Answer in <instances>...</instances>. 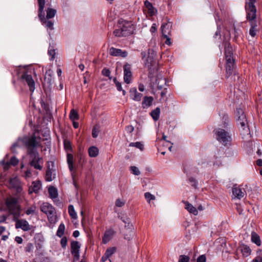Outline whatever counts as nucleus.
Wrapping results in <instances>:
<instances>
[{
	"label": "nucleus",
	"instance_id": "nucleus-9",
	"mask_svg": "<svg viewBox=\"0 0 262 262\" xmlns=\"http://www.w3.org/2000/svg\"><path fill=\"white\" fill-rule=\"evenodd\" d=\"M223 44L225 48V56L226 62L235 61L233 58V53L232 48L230 43L227 40H224Z\"/></svg>",
	"mask_w": 262,
	"mask_h": 262
},
{
	"label": "nucleus",
	"instance_id": "nucleus-48",
	"mask_svg": "<svg viewBox=\"0 0 262 262\" xmlns=\"http://www.w3.org/2000/svg\"><path fill=\"white\" fill-rule=\"evenodd\" d=\"M111 71L109 69L107 68H104L102 70V74L106 77H108L110 79H112V77L110 76Z\"/></svg>",
	"mask_w": 262,
	"mask_h": 262
},
{
	"label": "nucleus",
	"instance_id": "nucleus-33",
	"mask_svg": "<svg viewBox=\"0 0 262 262\" xmlns=\"http://www.w3.org/2000/svg\"><path fill=\"white\" fill-rule=\"evenodd\" d=\"M156 82L157 84V88L159 90H161L163 88V85L166 84V79L164 78H157L156 81Z\"/></svg>",
	"mask_w": 262,
	"mask_h": 262
},
{
	"label": "nucleus",
	"instance_id": "nucleus-47",
	"mask_svg": "<svg viewBox=\"0 0 262 262\" xmlns=\"http://www.w3.org/2000/svg\"><path fill=\"white\" fill-rule=\"evenodd\" d=\"M190 257L185 255H181L178 262H189Z\"/></svg>",
	"mask_w": 262,
	"mask_h": 262
},
{
	"label": "nucleus",
	"instance_id": "nucleus-18",
	"mask_svg": "<svg viewBox=\"0 0 262 262\" xmlns=\"http://www.w3.org/2000/svg\"><path fill=\"white\" fill-rule=\"evenodd\" d=\"M171 27L172 24L169 21L162 25L161 29L163 37H167V35H170Z\"/></svg>",
	"mask_w": 262,
	"mask_h": 262
},
{
	"label": "nucleus",
	"instance_id": "nucleus-46",
	"mask_svg": "<svg viewBox=\"0 0 262 262\" xmlns=\"http://www.w3.org/2000/svg\"><path fill=\"white\" fill-rule=\"evenodd\" d=\"M222 122L223 123V127H226L228 124L229 122V117L227 115L224 114L222 117Z\"/></svg>",
	"mask_w": 262,
	"mask_h": 262
},
{
	"label": "nucleus",
	"instance_id": "nucleus-28",
	"mask_svg": "<svg viewBox=\"0 0 262 262\" xmlns=\"http://www.w3.org/2000/svg\"><path fill=\"white\" fill-rule=\"evenodd\" d=\"M48 192L51 199H55L58 196L57 189L54 186H51L48 188Z\"/></svg>",
	"mask_w": 262,
	"mask_h": 262
},
{
	"label": "nucleus",
	"instance_id": "nucleus-59",
	"mask_svg": "<svg viewBox=\"0 0 262 262\" xmlns=\"http://www.w3.org/2000/svg\"><path fill=\"white\" fill-rule=\"evenodd\" d=\"M124 204H125V202L122 201L120 199H117L116 201L115 205L117 207H121L123 206Z\"/></svg>",
	"mask_w": 262,
	"mask_h": 262
},
{
	"label": "nucleus",
	"instance_id": "nucleus-17",
	"mask_svg": "<svg viewBox=\"0 0 262 262\" xmlns=\"http://www.w3.org/2000/svg\"><path fill=\"white\" fill-rule=\"evenodd\" d=\"M110 54L113 56H120L125 58L127 57L128 53L125 50H122L120 49H116L114 47H111L110 49Z\"/></svg>",
	"mask_w": 262,
	"mask_h": 262
},
{
	"label": "nucleus",
	"instance_id": "nucleus-58",
	"mask_svg": "<svg viewBox=\"0 0 262 262\" xmlns=\"http://www.w3.org/2000/svg\"><path fill=\"white\" fill-rule=\"evenodd\" d=\"M21 70H22V69L20 68V67H16L14 68V72H12V75H14L15 74L19 77V74Z\"/></svg>",
	"mask_w": 262,
	"mask_h": 262
},
{
	"label": "nucleus",
	"instance_id": "nucleus-4",
	"mask_svg": "<svg viewBox=\"0 0 262 262\" xmlns=\"http://www.w3.org/2000/svg\"><path fill=\"white\" fill-rule=\"evenodd\" d=\"M217 140L224 146L230 144L231 140L229 133L222 128H217L214 130Z\"/></svg>",
	"mask_w": 262,
	"mask_h": 262
},
{
	"label": "nucleus",
	"instance_id": "nucleus-52",
	"mask_svg": "<svg viewBox=\"0 0 262 262\" xmlns=\"http://www.w3.org/2000/svg\"><path fill=\"white\" fill-rule=\"evenodd\" d=\"M68 239L67 238L64 236L62 237L60 241L61 246L62 248H65L67 245Z\"/></svg>",
	"mask_w": 262,
	"mask_h": 262
},
{
	"label": "nucleus",
	"instance_id": "nucleus-15",
	"mask_svg": "<svg viewBox=\"0 0 262 262\" xmlns=\"http://www.w3.org/2000/svg\"><path fill=\"white\" fill-rule=\"evenodd\" d=\"M246 17L247 20L249 21L251 26L249 34L252 37H254L256 36V32L258 31V29L256 28L257 27V23L255 20L256 18L252 19L250 16L249 17L248 13H247Z\"/></svg>",
	"mask_w": 262,
	"mask_h": 262
},
{
	"label": "nucleus",
	"instance_id": "nucleus-11",
	"mask_svg": "<svg viewBox=\"0 0 262 262\" xmlns=\"http://www.w3.org/2000/svg\"><path fill=\"white\" fill-rule=\"evenodd\" d=\"M80 245L78 241H73L71 243V252L75 260L80 259L79 251Z\"/></svg>",
	"mask_w": 262,
	"mask_h": 262
},
{
	"label": "nucleus",
	"instance_id": "nucleus-42",
	"mask_svg": "<svg viewBox=\"0 0 262 262\" xmlns=\"http://www.w3.org/2000/svg\"><path fill=\"white\" fill-rule=\"evenodd\" d=\"M116 248L115 247L109 248L106 250L105 254L106 256L110 257L116 251Z\"/></svg>",
	"mask_w": 262,
	"mask_h": 262
},
{
	"label": "nucleus",
	"instance_id": "nucleus-10",
	"mask_svg": "<svg viewBox=\"0 0 262 262\" xmlns=\"http://www.w3.org/2000/svg\"><path fill=\"white\" fill-rule=\"evenodd\" d=\"M256 0H249V2L246 3L245 9L247 13H248L249 17L253 19L256 18V8L254 5Z\"/></svg>",
	"mask_w": 262,
	"mask_h": 262
},
{
	"label": "nucleus",
	"instance_id": "nucleus-6",
	"mask_svg": "<svg viewBox=\"0 0 262 262\" xmlns=\"http://www.w3.org/2000/svg\"><path fill=\"white\" fill-rule=\"evenodd\" d=\"M40 209L42 212L47 215L48 220L51 223L55 221V209L51 204L47 202L43 203Z\"/></svg>",
	"mask_w": 262,
	"mask_h": 262
},
{
	"label": "nucleus",
	"instance_id": "nucleus-38",
	"mask_svg": "<svg viewBox=\"0 0 262 262\" xmlns=\"http://www.w3.org/2000/svg\"><path fill=\"white\" fill-rule=\"evenodd\" d=\"M252 262H262V250L258 249L256 251V256Z\"/></svg>",
	"mask_w": 262,
	"mask_h": 262
},
{
	"label": "nucleus",
	"instance_id": "nucleus-56",
	"mask_svg": "<svg viewBox=\"0 0 262 262\" xmlns=\"http://www.w3.org/2000/svg\"><path fill=\"white\" fill-rule=\"evenodd\" d=\"M206 258L205 255L199 256L196 260V262H206Z\"/></svg>",
	"mask_w": 262,
	"mask_h": 262
},
{
	"label": "nucleus",
	"instance_id": "nucleus-31",
	"mask_svg": "<svg viewBox=\"0 0 262 262\" xmlns=\"http://www.w3.org/2000/svg\"><path fill=\"white\" fill-rule=\"evenodd\" d=\"M67 163L68 164L69 169L72 171L74 169L73 166V156L71 154H67Z\"/></svg>",
	"mask_w": 262,
	"mask_h": 262
},
{
	"label": "nucleus",
	"instance_id": "nucleus-2",
	"mask_svg": "<svg viewBox=\"0 0 262 262\" xmlns=\"http://www.w3.org/2000/svg\"><path fill=\"white\" fill-rule=\"evenodd\" d=\"M40 137L36 136V133H33L31 136H25L20 139L23 144L27 148V152L37 150V147L41 146Z\"/></svg>",
	"mask_w": 262,
	"mask_h": 262
},
{
	"label": "nucleus",
	"instance_id": "nucleus-45",
	"mask_svg": "<svg viewBox=\"0 0 262 262\" xmlns=\"http://www.w3.org/2000/svg\"><path fill=\"white\" fill-rule=\"evenodd\" d=\"M130 169L132 171V172L136 176H139L141 173L139 169L136 166H132L130 167Z\"/></svg>",
	"mask_w": 262,
	"mask_h": 262
},
{
	"label": "nucleus",
	"instance_id": "nucleus-34",
	"mask_svg": "<svg viewBox=\"0 0 262 262\" xmlns=\"http://www.w3.org/2000/svg\"><path fill=\"white\" fill-rule=\"evenodd\" d=\"M56 13V10L53 8H48L47 10L46 19H50L54 17Z\"/></svg>",
	"mask_w": 262,
	"mask_h": 262
},
{
	"label": "nucleus",
	"instance_id": "nucleus-40",
	"mask_svg": "<svg viewBox=\"0 0 262 262\" xmlns=\"http://www.w3.org/2000/svg\"><path fill=\"white\" fill-rule=\"evenodd\" d=\"M129 146L136 147L143 150L144 149V145L141 142H132L129 144Z\"/></svg>",
	"mask_w": 262,
	"mask_h": 262
},
{
	"label": "nucleus",
	"instance_id": "nucleus-43",
	"mask_svg": "<svg viewBox=\"0 0 262 262\" xmlns=\"http://www.w3.org/2000/svg\"><path fill=\"white\" fill-rule=\"evenodd\" d=\"M114 35L116 37H122L125 36L124 35L123 32H122V30H121V28L115 29L113 32Z\"/></svg>",
	"mask_w": 262,
	"mask_h": 262
},
{
	"label": "nucleus",
	"instance_id": "nucleus-13",
	"mask_svg": "<svg viewBox=\"0 0 262 262\" xmlns=\"http://www.w3.org/2000/svg\"><path fill=\"white\" fill-rule=\"evenodd\" d=\"M124 72V81L129 84L131 82L132 73L131 72V66L128 63H126L123 66Z\"/></svg>",
	"mask_w": 262,
	"mask_h": 262
},
{
	"label": "nucleus",
	"instance_id": "nucleus-20",
	"mask_svg": "<svg viewBox=\"0 0 262 262\" xmlns=\"http://www.w3.org/2000/svg\"><path fill=\"white\" fill-rule=\"evenodd\" d=\"M51 70L47 71L45 76L43 85L50 88L53 83L52 76Z\"/></svg>",
	"mask_w": 262,
	"mask_h": 262
},
{
	"label": "nucleus",
	"instance_id": "nucleus-54",
	"mask_svg": "<svg viewBox=\"0 0 262 262\" xmlns=\"http://www.w3.org/2000/svg\"><path fill=\"white\" fill-rule=\"evenodd\" d=\"M33 245L32 243H28L25 247V251L27 252H30L32 251Z\"/></svg>",
	"mask_w": 262,
	"mask_h": 262
},
{
	"label": "nucleus",
	"instance_id": "nucleus-7",
	"mask_svg": "<svg viewBox=\"0 0 262 262\" xmlns=\"http://www.w3.org/2000/svg\"><path fill=\"white\" fill-rule=\"evenodd\" d=\"M118 27L122 30L125 36L133 34L134 30V27L131 22L126 21L122 18L118 20Z\"/></svg>",
	"mask_w": 262,
	"mask_h": 262
},
{
	"label": "nucleus",
	"instance_id": "nucleus-27",
	"mask_svg": "<svg viewBox=\"0 0 262 262\" xmlns=\"http://www.w3.org/2000/svg\"><path fill=\"white\" fill-rule=\"evenodd\" d=\"M184 203L185 205V209H187L190 213H192L195 215L198 214V210L194 207H193L192 204L187 201L184 202Z\"/></svg>",
	"mask_w": 262,
	"mask_h": 262
},
{
	"label": "nucleus",
	"instance_id": "nucleus-35",
	"mask_svg": "<svg viewBox=\"0 0 262 262\" xmlns=\"http://www.w3.org/2000/svg\"><path fill=\"white\" fill-rule=\"evenodd\" d=\"M68 211L70 216L73 219H76L77 216V213L76 211H75L74 206L72 205H70L68 207Z\"/></svg>",
	"mask_w": 262,
	"mask_h": 262
},
{
	"label": "nucleus",
	"instance_id": "nucleus-8",
	"mask_svg": "<svg viewBox=\"0 0 262 262\" xmlns=\"http://www.w3.org/2000/svg\"><path fill=\"white\" fill-rule=\"evenodd\" d=\"M27 154L29 157L30 165L35 169L41 170L42 167L39 164V162L42 160V158L39 157L37 150L27 152Z\"/></svg>",
	"mask_w": 262,
	"mask_h": 262
},
{
	"label": "nucleus",
	"instance_id": "nucleus-39",
	"mask_svg": "<svg viewBox=\"0 0 262 262\" xmlns=\"http://www.w3.org/2000/svg\"><path fill=\"white\" fill-rule=\"evenodd\" d=\"M52 170L49 167H48L47 168V170L46 171V176H45L46 180L47 181H49V182L52 181L53 178H52Z\"/></svg>",
	"mask_w": 262,
	"mask_h": 262
},
{
	"label": "nucleus",
	"instance_id": "nucleus-51",
	"mask_svg": "<svg viewBox=\"0 0 262 262\" xmlns=\"http://www.w3.org/2000/svg\"><path fill=\"white\" fill-rule=\"evenodd\" d=\"M143 95L141 93H138V92L134 95L133 99L134 100L139 101L141 100Z\"/></svg>",
	"mask_w": 262,
	"mask_h": 262
},
{
	"label": "nucleus",
	"instance_id": "nucleus-21",
	"mask_svg": "<svg viewBox=\"0 0 262 262\" xmlns=\"http://www.w3.org/2000/svg\"><path fill=\"white\" fill-rule=\"evenodd\" d=\"M245 191L239 187H234L232 189V194L235 198L241 199L245 195Z\"/></svg>",
	"mask_w": 262,
	"mask_h": 262
},
{
	"label": "nucleus",
	"instance_id": "nucleus-57",
	"mask_svg": "<svg viewBox=\"0 0 262 262\" xmlns=\"http://www.w3.org/2000/svg\"><path fill=\"white\" fill-rule=\"evenodd\" d=\"M48 54L51 56V60H53L55 58V51L54 49H50L48 50Z\"/></svg>",
	"mask_w": 262,
	"mask_h": 262
},
{
	"label": "nucleus",
	"instance_id": "nucleus-26",
	"mask_svg": "<svg viewBox=\"0 0 262 262\" xmlns=\"http://www.w3.org/2000/svg\"><path fill=\"white\" fill-rule=\"evenodd\" d=\"M144 5L148 9V14L151 16H154L157 12V10L153 7L152 4L148 0H146L144 2Z\"/></svg>",
	"mask_w": 262,
	"mask_h": 262
},
{
	"label": "nucleus",
	"instance_id": "nucleus-53",
	"mask_svg": "<svg viewBox=\"0 0 262 262\" xmlns=\"http://www.w3.org/2000/svg\"><path fill=\"white\" fill-rule=\"evenodd\" d=\"M118 217L125 224H128V225H129L130 221L128 217L126 216H120V215H119Z\"/></svg>",
	"mask_w": 262,
	"mask_h": 262
},
{
	"label": "nucleus",
	"instance_id": "nucleus-64",
	"mask_svg": "<svg viewBox=\"0 0 262 262\" xmlns=\"http://www.w3.org/2000/svg\"><path fill=\"white\" fill-rule=\"evenodd\" d=\"M34 212H35V209H34V208H33L32 207L28 208L26 211V213L27 215H29L30 214H33Z\"/></svg>",
	"mask_w": 262,
	"mask_h": 262
},
{
	"label": "nucleus",
	"instance_id": "nucleus-36",
	"mask_svg": "<svg viewBox=\"0 0 262 262\" xmlns=\"http://www.w3.org/2000/svg\"><path fill=\"white\" fill-rule=\"evenodd\" d=\"M64 225L63 223H61L58 227V230L56 232V235L59 237H61L64 234Z\"/></svg>",
	"mask_w": 262,
	"mask_h": 262
},
{
	"label": "nucleus",
	"instance_id": "nucleus-14",
	"mask_svg": "<svg viewBox=\"0 0 262 262\" xmlns=\"http://www.w3.org/2000/svg\"><path fill=\"white\" fill-rule=\"evenodd\" d=\"M238 253H241L243 257H246L251 254V250L248 246L242 244L239 245L236 249V255Z\"/></svg>",
	"mask_w": 262,
	"mask_h": 262
},
{
	"label": "nucleus",
	"instance_id": "nucleus-49",
	"mask_svg": "<svg viewBox=\"0 0 262 262\" xmlns=\"http://www.w3.org/2000/svg\"><path fill=\"white\" fill-rule=\"evenodd\" d=\"M10 163L12 166H16L18 163V160L16 158L15 156H13L11 158Z\"/></svg>",
	"mask_w": 262,
	"mask_h": 262
},
{
	"label": "nucleus",
	"instance_id": "nucleus-3",
	"mask_svg": "<svg viewBox=\"0 0 262 262\" xmlns=\"http://www.w3.org/2000/svg\"><path fill=\"white\" fill-rule=\"evenodd\" d=\"M38 4V17L43 25H45L46 27L52 30L54 29L53 23L51 20H48L46 19L45 16V13L43 11L45 0H37Z\"/></svg>",
	"mask_w": 262,
	"mask_h": 262
},
{
	"label": "nucleus",
	"instance_id": "nucleus-23",
	"mask_svg": "<svg viewBox=\"0 0 262 262\" xmlns=\"http://www.w3.org/2000/svg\"><path fill=\"white\" fill-rule=\"evenodd\" d=\"M41 186V184L39 181L33 182L31 187L29 188V193H31L33 192L37 193L40 189Z\"/></svg>",
	"mask_w": 262,
	"mask_h": 262
},
{
	"label": "nucleus",
	"instance_id": "nucleus-25",
	"mask_svg": "<svg viewBox=\"0 0 262 262\" xmlns=\"http://www.w3.org/2000/svg\"><path fill=\"white\" fill-rule=\"evenodd\" d=\"M154 101V98L151 96H145L142 102V107L145 108L150 106Z\"/></svg>",
	"mask_w": 262,
	"mask_h": 262
},
{
	"label": "nucleus",
	"instance_id": "nucleus-29",
	"mask_svg": "<svg viewBox=\"0 0 262 262\" xmlns=\"http://www.w3.org/2000/svg\"><path fill=\"white\" fill-rule=\"evenodd\" d=\"M251 241L258 246H259L261 245V240L260 237L255 232H252L251 233Z\"/></svg>",
	"mask_w": 262,
	"mask_h": 262
},
{
	"label": "nucleus",
	"instance_id": "nucleus-32",
	"mask_svg": "<svg viewBox=\"0 0 262 262\" xmlns=\"http://www.w3.org/2000/svg\"><path fill=\"white\" fill-rule=\"evenodd\" d=\"M160 113V108L159 107H157L150 112V115L155 121H157L159 118Z\"/></svg>",
	"mask_w": 262,
	"mask_h": 262
},
{
	"label": "nucleus",
	"instance_id": "nucleus-19",
	"mask_svg": "<svg viewBox=\"0 0 262 262\" xmlns=\"http://www.w3.org/2000/svg\"><path fill=\"white\" fill-rule=\"evenodd\" d=\"M235 65V61L226 62V78H228L233 73V69Z\"/></svg>",
	"mask_w": 262,
	"mask_h": 262
},
{
	"label": "nucleus",
	"instance_id": "nucleus-30",
	"mask_svg": "<svg viewBox=\"0 0 262 262\" xmlns=\"http://www.w3.org/2000/svg\"><path fill=\"white\" fill-rule=\"evenodd\" d=\"M89 155L91 157H96L98 156L99 150L97 147L95 146H91L89 149Z\"/></svg>",
	"mask_w": 262,
	"mask_h": 262
},
{
	"label": "nucleus",
	"instance_id": "nucleus-12",
	"mask_svg": "<svg viewBox=\"0 0 262 262\" xmlns=\"http://www.w3.org/2000/svg\"><path fill=\"white\" fill-rule=\"evenodd\" d=\"M19 78V77H18ZM20 79L26 82L30 88V91L33 92L35 89V83L31 75L28 74L27 72H23L20 77Z\"/></svg>",
	"mask_w": 262,
	"mask_h": 262
},
{
	"label": "nucleus",
	"instance_id": "nucleus-62",
	"mask_svg": "<svg viewBox=\"0 0 262 262\" xmlns=\"http://www.w3.org/2000/svg\"><path fill=\"white\" fill-rule=\"evenodd\" d=\"M3 165H4V168L5 170H8L10 166L11 165L10 162H5L4 161L3 162Z\"/></svg>",
	"mask_w": 262,
	"mask_h": 262
},
{
	"label": "nucleus",
	"instance_id": "nucleus-63",
	"mask_svg": "<svg viewBox=\"0 0 262 262\" xmlns=\"http://www.w3.org/2000/svg\"><path fill=\"white\" fill-rule=\"evenodd\" d=\"M125 130L127 133H132L134 130V127L132 125H128L126 127Z\"/></svg>",
	"mask_w": 262,
	"mask_h": 262
},
{
	"label": "nucleus",
	"instance_id": "nucleus-24",
	"mask_svg": "<svg viewBox=\"0 0 262 262\" xmlns=\"http://www.w3.org/2000/svg\"><path fill=\"white\" fill-rule=\"evenodd\" d=\"M115 232L113 229H109L106 231L102 237V242L106 244L112 238Z\"/></svg>",
	"mask_w": 262,
	"mask_h": 262
},
{
	"label": "nucleus",
	"instance_id": "nucleus-61",
	"mask_svg": "<svg viewBox=\"0 0 262 262\" xmlns=\"http://www.w3.org/2000/svg\"><path fill=\"white\" fill-rule=\"evenodd\" d=\"M18 146L17 143H14L11 147V151L13 153H16V148Z\"/></svg>",
	"mask_w": 262,
	"mask_h": 262
},
{
	"label": "nucleus",
	"instance_id": "nucleus-16",
	"mask_svg": "<svg viewBox=\"0 0 262 262\" xmlns=\"http://www.w3.org/2000/svg\"><path fill=\"white\" fill-rule=\"evenodd\" d=\"M149 54V52L148 57H146V53L145 51H142L141 53L142 59L144 61L145 66L150 69L152 68L154 61L153 58L150 56Z\"/></svg>",
	"mask_w": 262,
	"mask_h": 262
},
{
	"label": "nucleus",
	"instance_id": "nucleus-22",
	"mask_svg": "<svg viewBox=\"0 0 262 262\" xmlns=\"http://www.w3.org/2000/svg\"><path fill=\"white\" fill-rule=\"evenodd\" d=\"M9 185L11 188L16 189L17 191H20L21 187L20 186L19 182L17 178H11L9 180Z\"/></svg>",
	"mask_w": 262,
	"mask_h": 262
},
{
	"label": "nucleus",
	"instance_id": "nucleus-55",
	"mask_svg": "<svg viewBox=\"0 0 262 262\" xmlns=\"http://www.w3.org/2000/svg\"><path fill=\"white\" fill-rule=\"evenodd\" d=\"M189 181L191 183V186L196 188L197 186V182L195 179L192 177L189 179Z\"/></svg>",
	"mask_w": 262,
	"mask_h": 262
},
{
	"label": "nucleus",
	"instance_id": "nucleus-1",
	"mask_svg": "<svg viewBox=\"0 0 262 262\" xmlns=\"http://www.w3.org/2000/svg\"><path fill=\"white\" fill-rule=\"evenodd\" d=\"M5 204L9 214L13 215V220L16 222L15 228H20L25 231H29L30 227L28 222L25 220H19L20 217L21 209L20 205L18 204L17 199L13 197L8 198L6 200Z\"/></svg>",
	"mask_w": 262,
	"mask_h": 262
},
{
	"label": "nucleus",
	"instance_id": "nucleus-41",
	"mask_svg": "<svg viewBox=\"0 0 262 262\" xmlns=\"http://www.w3.org/2000/svg\"><path fill=\"white\" fill-rule=\"evenodd\" d=\"M70 118L73 121L78 120L79 119V116L77 112L74 110H71L70 114Z\"/></svg>",
	"mask_w": 262,
	"mask_h": 262
},
{
	"label": "nucleus",
	"instance_id": "nucleus-60",
	"mask_svg": "<svg viewBox=\"0 0 262 262\" xmlns=\"http://www.w3.org/2000/svg\"><path fill=\"white\" fill-rule=\"evenodd\" d=\"M133 232L130 231L128 234H126L124 235V238L128 241H130L133 238Z\"/></svg>",
	"mask_w": 262,
	"mask_h": 262
},
{
	"label": "nucleus",
	"instance_id": "nucleus-5",
	"mask_svg": "<svg viewBox=\"0 0 262 262\" xmlns=\"http://www.w3.org/2000/svg\"><path fill=\"white\" fill-rule=\"evenodd\" d=\"M236 116L237 118L236 119L237 124L240 125L242 130H245L247 133L249 132V128L248 126L247 119L246 115L243 110L241 108H236Z\"/></svg>",
	"mask_w": 262,
	"mask_h": 262
},
{
	"label": "nucleus",
	"instance_id": "nucleus-37",
	"mask_svg": "<svg viewBox=\"0 0 262 262\" xmlns=\"http://www.w3.org/2000/svg\"><path fill=\"white\" fill-rule=\"evenodd\" d=\"M100 126L99 124H96L94 126L92 129V137L94 138H97L98 136L99 133L100 132Z\"/></svg>",
	"mask_w": 262,
	"mask_h": 262
},
{
	"label": "nucleus",
	"instance_id": "nucleus-50",
	"mask_svg": "<svg viewBox=\"0 0 262 262\" xmlns=\"http://www.w3.org/2000/svg\"><path fill=\"white\" fill-rule=\"evenodd\" d=\"M64 147L66 150H72V146L71 143L69 141L64 140Z\"/></svg>",
	"mask_w": 262,
	"mask_h": 262
},
{
	"label": "nucleus",
	"instance_id": "nucleus-44",
	"mask_svg": "<svg viewBox=\"0 0 262 262\" xmlns=\"http://www.w3.org/2000/svg\"><path fill=\"white\" fill-rule=\"evenodd\" d=\"M144 196L147 201L148 202H149L151 200H154L156 199L155 196L149 192L145 193Z\"/></svg>",
	"mask_w": 262,
	"mask_h": 262
}]
</instances>
